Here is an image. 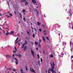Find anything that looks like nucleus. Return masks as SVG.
I'll return each instance as SVG.
<instances>
[{
  "label": "nucleus",
  "instance_id": "4",
  "mask_svg": "<svg viewBox=\"0 0 73 73\" xmlns=\"http://www.w3.org/2000/svg\"><path fill=\"white\" fill-rule=\"evenodd\" d=\"M31 53L33 55V56H35V54L34 53V52L33 51V50H32L31 49Z\"/></svg>",
  "mask_w": 73,
  "mask_h": 73
},
{
  "label": "nucleus",
  "instance_id": "39",
  "mask_svg": "<svg viewBox=\"0 0 73 73\" xmlns=\"http://www.w3.org/2000/svg\"><path fill=\"white\" fill-rule=\"evenodd\" d=\"M26 70H28V68H27V66L26 67Z\"/></svg>",
  "mask_w": 73,
  "mask_h": 73
},
{
  "label": "nucleus",
  "instance_id": "27",
  "mask_svg": "<svg viewBox=\"0 0 73 73\" xmlns=\"http://www.w3.org/2000/svg\"><path fill=\"white\" fill-rule=\"evenodd\" d=\"M27 34H28L29 35L30 34L29 32H28V31H27Z\"/></svg>",
  "mask_w": 73,
  "mask_h": 73
},
{
  "label": "nucleus",
  "instance_id": "63",
  "mask_svg": "<svg viewBox=\"0 0 73 73\" xmlns=\"http://www.w3.org/2000/svg\"><path fill=\"white\" fill-rule=\"evenodd\" d=\"M6 32H8V31L7 30V31H6Z\"/></svg>",
  "mask_w": 73,
  "mask_h": 73
},
{
  "label": "nucleus",
  "instance_id": "50",
  "mask_svg": "<svg viewBox=\"0 0 73 73\" xmlns=\"http://www.w3.org/2000/svg\"><path fill=\"white\" fill-rule=\"evenodd\" d=\"M19 42V41H17L16 42V44H17V42Z\"/></svg>",
  "mask_w": 73,
  "mask_h": 73
},
{
  "label": "nucleus",
  "instance_id": "58",
  "mask_svg": "<svg viewBox=\"0 0 73 73\" xmlns=\"http://www.w3.org/2000/svg\"><path fill=\"white\" fill-rule=\"evenodd\" d=\"M6 29H9V28H6Z\"/></svg>",
  "mask_w": 73,
  "mask_h": 73
},
{
  "label": "nucleus",
  "instance_id": "45",
  "mask_svg": "<svg viewBox=\"0 0 73 73\" xmlns=\"http://www.w3.org/2000/svg\"><path fill=\"white\" fill-rule=\"evenodd\" d=\"M72 44V42H70V44Z\"/></svg>",
  "mask_w": 73,
  "mask_h": 73
},
{
  "label": "nucleus",
  "instance_id": "43",
  "mask_svg": "<svg viewBox=\"0 0 73 73\" xmlns=\"http://www.w3.org/2000/svg\"><path fill=\"white\" fill-rule=\"evenodd\" d=\"M18 45H19V46H20V43L19 42L18 43Z\"/></svg>",
  "mask_w": 73,
  "mask_h": 73
},
{
  "label": "nucleus",
  "instance_id": "47",
  "mask_svg": "<svg viewBox=\"0 0 73 73\" xmlns=\"http://www.w3.org/2000/svg\"><path fill=\"white\" fill-rule=\"evenodd\" d=\"M38 48H36V50H38Z\"/></svg>",
  "mask_w": 73,
  "mask_h": 73
},
{
  "label": "nucleus",
  "instance_id": "7",
  "mask_svg": "<svg viewBox=\"0 0 73 73\" xmlns=\"http://www.w3.org/2000/svg\"><path fill=\"white\" fill-rule=\"evenodd\" d=\"M68 13L70 14V15H69V16H71L72 14H71V13H72V12H71L70 11V10H68Z\"/></svg>",
  "mask_w": 73,
  "mask_h": 73
},
{
  "label": "nucleus",
  "instance_id": "21",
  "mask_svg": "<svg viewBox=\"0 0 73 73\" xmlns=\"http://www.w3.org/2000/svg\"><path fill=\"white\" fill-rule=\"evenodd\" d=\"M17 51L16 50H14V51H13V53H16V52H17Z\"/></svg>",
  "mask_w": 73,
  "mask_h": 73
},
{
  "label": "nucleus",
  "instance_id": "35",
  "mask_svg": "<svg viewBox=\"0 0 73 73\" xmlns=\"http://www.w3.org/2000/svg\"><path fill=\"white\" fill-rule=\"evenodd\" d=\"M7 69H8L9 70H11L12 69H11V68H7Z\"/></svg>",
  "mask_w": 73,
  "mask_h": 73
},
{
  "label": "nucleus",
  "instance_id": "44",
  "mask_svg": "<svg viewBox=\"0 0 73 73\" xmlns=\"http://www.w3.org/2000/svg\"><path fill=\"white\" fill-rule=\"evenodd\" d=\"M14 72H16V70L15 69H13Z\"/></svg>",
  "mask_w": 73,
  "mask_h": 73
},
{
  "label": "nucleus",
  "instance_id": "64",
  "mask_svg": "<svg viewBox=\"0 0 73 73\" xmlns=\"http://www.w3.org/2000/svg\"><path fill=\"white\" fill-rule=\"evenodd\" d=\"M24 15H25V13H24Z\"/></svg>",
  "mask_w": 73,
  "mask_h": 73
},
{
  "label": "nucleus",
  "instance_id": "13",
  "mask_svg": "<svg viewBox=\"0 0 73 73\" xmlns=\"http://www.w3.org/2000/svg\"><path fill=\"white\" fill-rule=\"evenodd\" d=\"M11 34V33H9V32H7V33H6V34H5V35H8V34Z\"/></svg>",
  "mask_w": 73,
  "mask_h": 73
},
{
  "label": "nucleus",
  "instance_id": "38",
  "mask_svg": "<svg viewBox=\"0 0 73 73\" xmlns=\"http://www.w3.org/2000/svg\"><path fill=\"white\" fill-rule=\"evenodd\" d=\"M3 15V14H2V15H1V13H0V16H2Z\"/></svg>",
  "mask_w": 73,
  "mask_h": 73
},
{
  "label": "nucleus",
  "instance_id": "57",
  "mask_svg": "<svg viewBox=\"0 0 73 73\" xmlns=\"http://www.w3.org/2000/svg\"><path fill=\"white\" fill-rule=\"evenodd\" d=\"M72 29L73 30V26H72Z\"/></svg>",
  "mask_w": 73,
  "mask_h": 73
},
{
  "label": "nucleus",
  "instance_id": "49",
  "mask_svg": "<svg viewBox=\"0 0 73 73\" xmlns=\"http://www.w3.org/2000/svg\"><path fill=\"white\" fill-rule=\"evenodd\" d=\"M6 25H7V27H8V28H9V26H8V25H7V24H6Z\"/></svg>",
  "mask_w": 73,
  "mask_h": 73
},
{
  "label": "nucleus",
  "instance_id": "55",
  "mask_svg": "<svg viewBox=\"0 0 73 73\" xmlns=\"http://www.w3.org/2000/svg\"><path fill=\"white\" fill-rule=\"evenodd\" d=\"M0 29H1V30H2V29L1 28V27H0Z\"/></svg>",
  "mask_w": 73,
  "mask_h": 73
},
{
  "label": "nucleus",
  "instance_id": "20",
  "mask_svg": "<svg viewBox=\"0 0 73 73\" xmlns=\"http://www.w3.org/2000/svg\"><path fill=\"white\" fill-rule=\"evenodd\" d=\"M25 5H26V6H27V5L28 4V3H27V2H25Z\"/></svg>",
  "mask_w": 73,
  "mask_h": 73
},
{
  "label": "nucleus",
  "instance_id": "61",
  "mask_svg": "<svg viewBox=\"0 0 73 73\" xmlns=\"http://www.w3.org/2000/svg\"><path fill=\"white\" fill-rule=\"evenodd\" d=\"M31 44H33V43L32 42H31Z\"/></svg>",
  "mask_w": 73,
  "mask_h": 73
},
{
  "label": "nucleus",
  "instance_id": "60",
  "mask_svg": "<svg viewBox=\"0 0 73 73\" xmlns=\"http://www.w3.org/2000/svg\"><path fill=\"white\" fill-rule=\"evenodd\" d=\"M58 35H59V36H60V34L59 33V34H58Z\"/></svg>",
  "mask_w": 73,
  "mask_h": 73
},
{
  "label": "nucleus",
  "instance_id": "14",
  "mask_svg": "<svg viewBox=\"0 0 73 73\" xmlns=\"http://www.w3.org/2000/svg\"><path fill=\"white\" fill-rule=\"evenodd\" d=\"M53 54H50V57H51V58H53Z\"/></svg>",
  "mask_w": 73,
  "mask_h": 73
},
{
  "label": "nucleus",
  "instance_id": "5",
  "mask_svg": "<svg viewBox=\"0 0 73 73\" xmlns=\"http://www.w3.org/2000/svg\"><path fill=\"white\" fill-rule=\"evenodd\" d=\"M15 56H18V57H21L22 56L20 54H15Z\"/></svg>",
  "mask_w": 73,
  "mask_h": 73
},
{
  "label": "nucleus",
  "instance_id": "6",
  "mask_svg": "<svg viewBox=\"0 0 73 73\" xmlns=\"http://www.w3.org/2000/svg\"><path fill=\"white\" fill-rule=\"evenodd\" d=\"M32 2L33 4H36V1L35 0H32Z\"/></svg>",
  "mask_w": 73,
  "mask_h": 73
},
{
  "label": "nucleus",
  "instance_id": "16",
  "mask_svg": "<svg viewBox=\"0 0 73 73\" xmlns=\"http://www.w3.org/2000/svg\"><path fill=\"white\" fill-rule=\"evenodd\" d=\"M46 38L48 41H49V38H48V36H46Z\"/></svg>",
  "mask_w": 73,
  "mask_h": 73
},
{
  "label": "nucleus",
  "instance_id": "11",
  "mask_svg": "<svg viewBox=\"0 0 73 73\" xmlns=\"http://www.w3.org/2000/svg\"><path fill=\"white\" fill-rule=\"evenodd\" d=\"M22 12L23 13H24V12H26V11H25V9H23L22 10Z\"/></svg>",
  "mask_w": 73,
  "mask_h": 73
},
{
  "label": "nucleus",
  "instance_id": "28",
  "mask_svg": "<svg viewBox=\"0 0 73 73\" xmlns=\"http://www.w3.org/2000/svg\"><path fill=\"white\" fill-rule=\"evenodd\" d=\"M6 16H7V18H9V17H10L8 15H6Z\"/></svg>",
  "mask_w": 73,
  "mask_h": 73
},
{
  "label": "nucleus",
  "instance_id": "22",
  "mask_svg": "<svg viewBox=\"0 0 73 73\" xmlns=\"http://www.w3.org/2000/svg\"><path fill=\"white\" fill-rule=\"evenodd\" d=\"M43 40L44 41V42H45V38H44V37H43Z\"/></svg>",
  "mask_w": 73,
  "mask_h": 73
},
{
  "label": "nucleus",
  "instance_id": "37",
  "mask_svg": "<svg viewBox=\"0 0 73 73\" xmlns=\"http://www.w3.org/2000/svg\"><path fill=\"white\" fill-rule=\"evenodd\" d=\"M48 73H50V68H49L48 71Z\"/></svg>",
  "mask_w": 73,
  "mask_h": 73
},
{
  "label": "nucleus",
  "instance_id": "52",
  "mask_svg": "<svg viewBox=\"0 0 73 73\" xmlns=\"http://www.w3.org/2000/svg\"><path fill=\"white\" fill-rule=\"evenodd\" d=\"M34 30H35V31H36V28L34 29Z\"/></svg>",
  "mask_w": 73,
  "mask_h": 73
},
{
  "label": "nucleus",
  "instance_id": "24",
  "mask_svg": "<svg viewBox=\"0 0 73 73\" xmlns=\"http://www.w3.org/2000/svg\"><path fill=\"white\" fill-rule=\"evenodd\" d=\"M14 48H15V50H17V48H16V47L15 46L14 47Z\"/></svg>",
  "mask_w": 73,
  "mask_h": 73
},
{
  "label": "nucleus",
  "instance_id": "10",
  "mask_svg": "<svg viewBox=\"0 0 73 73\" xmlns=\"http://www.w3.org/2000/svg\"><path fill=\"white\" fill-rule=\"evenodd\" d=\"M27 0H22L21 1V2H22V3H23V2H25V1H26Z\"/></svg>",
  "mask_w": 73,
  "mask_h": 73
},
{
  "label": "nucleus",
  "instance_id": "59",
  "mask_svg": "<svg viewBox=\"0 0 73 73\" xmlns=\"http://www.w3.org/2000/svg\"><path fill=\"white\" fill-rule=\"evenodd\" d=\"M19 24H20V21H19Z\"/></svg>",
  "mask_w": 73,
  "mask_h": 73
},
{
  "label": "nucleus",
  "instance_id": "18",
  "mask_svg": "<svg viewBox=\"0 0 73 73\" xmlns=\"http://www.w3.org/2000/svg\"><path fill=\"white\" fill-rule=\"evenodd\" d=\"M40 23L39 22H37V25H38L39 26H40Z\"/></svg>",
  "mask_w": 73,
  "mask_h": 73
},
{
  "label": "nucleus",
  "instance_id": "3",
  "mask_svg": "<svg viewBox=\"0 0 73 73\" xmlns=\"http://www.w3.org/2000/svg\"><path fill=\"white\" fill-rule=\"evenodd\" d=\"M6 58H11V55H6Z\"/></svg>",
  "mask_w": 73,
  "mask_h": 73
},
{
  "label": "nucleus",
  "instance_id": "48",
  "mask_svg": "<svg viewBox=\"0 0 73 73\" xmlns=\"http://www.w3.org/2000/svg\"><path fill=\"white\" fill-rule=\"evenodd\" d=\"M38 63L39 64H40V60H38Z\"/></svg>",
  "mask_w": 73,
  "mask_h": 73
},
{
  "label": "nucleus",
  "instance_id": "8",
  "mask_svg": "<svg viewBox=\"0 0 73 73\" xmlns=\"http://www.w3.org/2000/svg\"><path fill=\"white\" fill-rule=\"evenodd\" d=\"M43 33L44 35V36H45V35H46V31H44Z\"/></svg>",
  "mask_w": 73,
  "mask_h": 73
},
{
  "label": "nucleus",
  "instance_id": "42",
  "mask_svg": "<svg viewBox=\"0 0 73 73\" xmlns=\"http://www.w3.org/2000/svg\"><path fill=\"white\" fill-rule=\"evenodd\" d=\"M39 32H41V29H39Z\"/></svg>",
  "mask_w": 73,
  "mask_h": 73
},
{
  "label": "nucleus",
  "instance_id": "54",
  "mask_svg": "<svg viewBox=\"0 0 73 73\" xmlns=\"http://www.w3.org/2000/svg\"><path fill=\"white\" fill-rule=\"evenodd\" d=\"M43 53H45V52H44V50H43Z\"/></svg>",
  "mask_w": 73,
  "mask_h": 73
},
{
  "label": "nucleus",
  "instance_id": "36",
  "mask_svg": "<svg viewBox=\"0 0 73 73\" xmlns=\"http://www.w3.org/2000/svg\"><path fill=\"white\" fill-rule=\"evenodd\" d=\"M30 70L31 72H32V68L31 67L30 69Z\"/></svg>",
  "mask_w": 73,
  "mask_h": 73
},
{
  "label": "nucleus",
  "instance_id": "31",
  "mask_svg": "<svg viewBox=\"0 0 73 73\" xmlns=\"http://www.w3.org/2000/svg\"><path fill=\"white\" fill-rule=\"evenodd\" d=\"M25 44H27V40H25Z\"/></svg>",
  "mask_w": 73,
  "mask_h": 73
},
{
  "label": "nucleus",
  "instance_id": "41",
  "mask_svg": "<svg viewBox=\"0 0 73 73\" xmlns=\"http://www.w3.org/2000/svg\"><path fill=\"white\" fill-rule=\"evenodd\" d=\"M42 58H41V59H40V61H41V62H42Z\"/></svg>",
  "mask_w": 73,
  "mask_h": 73
},
{
  "label": "nucleus",
  "instance_id": "23",
  "mask_svg": "<svg viewBox=\"0 0 73 73\" xmlns=\"http://www.w3.org/2000/svg\"><path fill=\"white\" fill-rule=\"evenodd\" d=\"M38 47H41V45L40 44H39V45L38 46Z\"/></svg>",
  "mask_w": 73,
  "mask_h": 73
},
{
  "label": "nucleus",
  "instance_id": "29",
  "mask_svg": "<svg viewBox=\"0 0 73 73\" xmlns=\"http://www.w3.org/2000/svg\"><path fill=\"white\" fill-rule=\"evenodd\" d=\"M34 73H35V70H34V69H33V70L32 71Z\"/></svg>",
  "mask_w": 73,
  "mask_h": 73
},
{
  "label": "nucleus",
  "instance_id": "34",
  "mask_svg": "<svg viewBox=\"0 0 73 73\" xmlns=\"http://www.w3.org/2000/svg\"><path fill=\"white\" fill-rule=\"evenodd\" d=\"M39 43H40V42H41V40L40 39L39 40Z\"/></svg>",
  "mask_w": 73,
  "mask_h": 73
},
{
  "label": "nucleus",
  "instance_id": "1",
  "mask_svg": "<svg viewBox=\"0 0 73 73\" xmlns=\"http://www.w3.org/2000/svg\"><path fill=\"white\" fill-rule=\"evenodd\" d=\"M52 66L51 70V71H52V73H54V72L55 73H56V72H54V71H53L54 68V62L53 61L51 62H50L51 66H52Z\"/></svg>",
  "mask_w": 73,
  "mask_h": 73
},
{
  "label": "nucleus",
  "instance_id": "51",
  "mask_svg": "<svg viewBox=\"0 0 73 73\" xmlns=\"http://www.w3.org/2000/svg\"><path fill=\"white\" fill-rule=\"evenodd\" d=\"M42 26H43V28H45V27H44V25H42Z\"/></svg>",
  "mask_w": 73,
  "mask_h": 73
},
{
  "label": "nucleus",
  "instance_id": "2",
  "mask_svg": "<svg viewBox=\"0 0 73 73\" xmlns=\"http://www.w3.org/2000/svg\"><path fill=\"white\" fill-rule=\"evenodd\" d=\"M14 59H15V60H16L15 62L16 65H17V64H18V60H17V58H14Z\"/></svg>",
  "mask_w": 73,
  "mask_h": 73
},
{
  "label": "nucleus",
  "instance_id": "17",
  "mask_svg": "<svg viewBox=\"0 0 73 73\" xmlns=\"http://www.w3.org/2000/svg\"><path fill=\"white\" fill-rule=\"evenodd\" d=\"M35 45H38V42H36V41L35 42Z\"/></svg>",
  "mask_w": 73,
  "mask_h": 73
},
{
  "label": "nucleus",
  "instance_id": "46",
  "mask_svg": "<svg viewBox=\"0 0 73 73\" xmlns=\"http://www.w3.org/2000/svg\"><path fill=\"white\" fill-rule=\"evenodd\" d=\"M12 56L15 57V55H14V54H13Z\"/></svg>",
  "mask_w": 73,
  "mask_h": 73
},
{
  "label": "nucleus",
  "instance_id": "15",
  "mask_svg": "<svg viewBox=\"0 0 73 73\" xmlns=\"http://www.w3.org/2000/svg\"><path fill=\"white\" fill-rule=\"evenodd\" d=\"M25 45V43H24L23 44V46L22 47V48H24V45Z\"/></svg>",
  "mask_w": 73,
  "mask_h": 73
},
{
  "label": "nucleus",
  "instance_id": "12",
  "mask_svg": "<svg viewBox=\"0 0 73 73\" xmlns=\"http://www.w3.org/2000/svg\"><path fill=\"white\" fill-rule=\"evenodd\" d=\"M15 33V32L13 31H11V33H10V35L11 34H13V33Z\"/></svg>",
  "mask_w": 73,
  "mask_h": 73
},
{
  "label": "nucleus",
  "instance_id": "33",
  "mask_svg": "<svg viewBox=\"0 0 73 73\" xmlns=\"http://www.w3.org/2000/svg\"><path fill=\"white\" fill-rule=\"evenodd\" d=\"M37 56H38V59L39 58V55L38 54L37 55Z\"/></svg>",
  "mask_w": 73,
  "mask_h": 73
},
{
  "label": "nucleus",
  "instance_id": "62",
  "mask_svg": "<svg viewBox=\"0 0 73 73\" xmlns=\"http://www.w3.org/2000/svg\"><path fill=\"white\" fill-rule=\"evenodd\" d=\"M14 13H15V14H16V12H15V11H14Z\"/></svg>",
  "mask_w": 73,
  "mask_h": 73
},
{
  "label": "nucleus",
  "instance_id": "40",
  "mask_svg": "<svg viewBox=\"0 0 73 73\" xmlns=\"http://www.w3.org/2000/svg\"><path fill=\"white\" fill-rule=\"evenodd\" d=\"M36 12H37V14H38V11L37 10H36Z\"/></svg>",
  "mask_w": 73,
  "mask_h": 73
},
{
  "label": "nucleus",
  "instance_id": "19",
  "mask_svg": "<svg viewBox=\"0 0 73 73\" xmlns=\"http://www.w3.org/2000/svg\"><path fill=\"white\" fill-rule=\"evenodd\" d=\"M19 14L20 16V17H21V19H22V15L21 14V13H19Z\"/></svg>",
  "mask_w": 73,
  "mask_h": 73
},
{
  "label": "nucleus",
  "instance_id": "53",
  "mask_svg": "<svg viewBox=\"0 0 73 73\" xmlns=\"http://www.w3.org/2000/svg\"><path fill=\"white\" fill-rule=\"evenodd\" d=\"M16 39L17 40H19V38H16Z\"/></svg>",
  "mask_w": 73,
  "mask_h": 73
},
{
  "label": "nucleus",
  "instance_id": "32",
  "mask_svg": "<svg viewBox=\"0 0 73 73\" xmlns=\"http://www.w3.org/2000/svg\"><path fill=\"white\" fill-rule=\"evenodd\" d=\"M9 15L10 16H12V14L11 13L9 14Z\"/></svg>",
  "mask_w": 73,
  "mask_h": 73
},
{
  "label": "nucleus",
  "instance_id": "26",
  "mask_svg": "<svg viewBox=\"0 0 73 73\" xmlns=\"http://www.w3.org/2000/svg\"><path fill=\"white\" fill-rule=\"evenodd\" d=\"M23 20H24V21H25V22L26 21H25V18H23Z\"/></svg>",
  "mask_w": 73,
  "mask_h": 73
},
{
  "label": "nucleus",
  "instance_id": "56",
  "mask_svg": "<svg viewBox=\"0 0 73 73\" xmlns=\"http://www.w3.org/2000/svg\"><path fill=\"white\" fill-rule=\"evenodd\" d=\"M62 56H64V54H62Z\"/></svg>",
  "mask_w": 73,
  "mask_h": 73
},
{
  "label": "nucleus",
  "instance_id": "30",
  "mask_svg": "<svg viewBox=\"0 0 73 73\" xmlns=\"http://www.w3.org/2000/svg\"><path fill=\"white\" fill-rule=\"evenodd\" d=\"M33 36L34 38H35V34H33Z\"/></svg>",
  "mask_w": 73,
  "mask_h": 73
},
{
  "label": "nucleus",
  "instance_id": "9",
  "mask_svg": "<svg viewBox=\"0 0 73 73\" xmlns=\"http://www.w3.org/2000/svg\"><path fill=\"white\" fill-rule=\"evenodd\" d=\"M27 46H25L24 50V51H25V50H26V49H27Z\"/></svg>",
  "mask_w": 73,
  "mask_h": 73
},
{
  "label": "nucleus",
  "instance_id": "25",
  "mask_svg": "<svg viewBox=\"0 0 73 73\" xmlns=\"http://www.w3.org/2000/svg\"><path fill=\"white\" fill-rule=\"evenodd\" d=\"M14 62V60H13V59H12L11 60V62L12 63H13V62Z\"/></svg>",
  "mask_w": 73,
  "mask_h": 73
}]
</instances>
